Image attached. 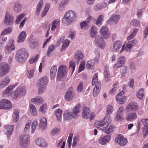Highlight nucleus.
<instances>
[{
	"instance_id": "1",
	"label": "nucleus",
	"mask_w": 148,
	"mask_h": 148,
	"mask_svg": "<svg viewBox=\"0 0 148 148\" xmlns=\"http://www.w3.org/2000/svg\"><path fill=\"white\" fill-rule=\"evenodd\" d=\"M100 32L101 37L98 36L96 37L95 44L97 47L103 49L105 46L103 39L108 38L110 36V33L108 27L106 26H103L101 28Z\"/></svg>"
},
{
	"instance_id": "2",
	"label": "nucleus",
	"mask_w": 148,
	"mask_h": 148,
	"mask_svg": "<svg viewBox=\"0 0 148 148\" xmlns=\"http://www.w3.org/2000/svg\"><path fill=\"white\" fill-rule=\"evenodd\" d=\"M29 54L27 51L25 49L22 48L20 49L16 55L15 58L17 61L19 62L25 61Z\"/></svg>"
},
{
	"instance_id": "3",
	"label": "nucleus",
	"mask_w": 148,
	"mask_h": 148,
	"mask_svg": "<svg viewBox=\"0 0 148 148\" xmlns=\"http://www.w3.org/2000/svg\"><path fill=\"white\" fill-rule=\"evenodd\" d=\"M110 116L105 117L103 119L99 121L97 123H96L95 125L97 126V128H99L102 130H105L110 122Z\"/></svg>"
},
{
	"instance_id": "4",
	"label": "nucleus",
	"mask_w": 148,
	"mask_h": 148,
	"mask_svg": "<svg viewBox=\"0 0 148 148\" xmlns=\"http://www.w3.org/2000/svg\"><path fill=\"white\" fill-rule=\"evenodd\" d=\"M76 17V14L73 11H69L64 15L62 21L64 23L67 24L73 21Z\"/></svg>"
},
{
	"instance_id": "5",
	"label": "nucleus",
	"mask_w": 148,
	"mask_h": 148,
	"mask_svg": "<svg viewBox=\"0 0 148 148\" xmlns=\"http://www.w3.org/2000/svg\"><path fill=\"white\" fill-rule=\"evenodd\" d=\"M48 82V79L46 77H43L39 80L37 86L38 87L39 93H42L44 92Z\"/></svg>"
},
{
	"instance_id": "6",
	"label": "nucleus",
	"mask_w": 148,
	"mask_h": 148,
	"mask_svg": "<svg viewBox=\"0 0 148 148\" xmlns=\"http://www.w3.org/2000/svg\"><path fill=\"white\" fill-rule=\"evenodd\" d=\"M29 141L30 137L28 135H22L19 138L20 145L25 148H27L28 146Z\"/></svg>"
},
{
	"instance_id": "7",
	"label": "nucleus",
	"mask_w": 148,
	"mask_h": 148,
	"mask_svg": "<svg viewBox=\"0 0 148 148\" xmlns=\"http://www.w3.org/2000/svg\"><path fill=\"white\" fill-rule=\"evenodd\" d=\"M10 67L5 63L0 64V77H2L7 74L10 71Z\"/></svg>"
},
{
	"instance_id": "8",
	"label": "nucleus",
	"mask_w": 148,
	"mask_h": 148,
	"mask_svg": "<svg viewBox=\"0 0 148 148\" xmlns=\"http://www.w3.org/2000/svg\"><path fill=\"white\" fill-rule=\"evenodd\" d=\"M115 141L117 145L121 146L125 145L127 143V139L124 138L122 135L119 134L116 135Z\"/></svg>"
},
{
	"instance_id": "9",
	"label": "nucleus",
	"mask_w": 148,
	"mask_h": 148,
	"mask_svg": "<svg viewBox=\"0 0 148 148\" xmlns=\"http://www.w3.org/2000/svg\"><path fill=\"white\" fill-rule=\"evenodd\" d=\"M67 67L64 65H61L58 69L57 74V79L59 81L64 77L67 73Z\"/></svg>"
},
{
	"instance_id": "10",
	"label": "nucleus",
	"mask_w": 148,
	"mask_h": 148,
	"mask_svg": "<svg viewBox=\"0 0 148 148\" xmlns=\"http://www.w3.org/2000/svg\"><path fill=\"white\" fill-rule=\"evenodd\" d=\"M26 93V90L25 88L21 87H18L16 89L14 93L12 95V97L16 99L19 96H23Z\"/></svg>"
},
{
	"instance_id": "11",
	"label": "nucleus",
	"mask_w": 148,
	"mask_h": 148,
	"mask_svg": "<svg viewBox=\"0 0 148 148\" xmlns=\"http://www.w3.org/2000/svg\"><path fill=\"white\" fill-rule=\"evenodd\" d=\"M82 116L83 118L85 119L89 118L90 120H92L95 116L93 114L91 113L90 110L87 107H85L83 109Z\"/></svg>"
},
{
	"instance_id": "12",
	"label": "nucleus",
	"mask_w": 148,
	"mask_h": 148,
	"mask_svg": "<svg viewBox=\"0 0 148 148\" xmlns=\"http://www.w3.org/2000/svg\"><path fill=\"white\" fill-rule=\"evenodd\" d=\"M138 108V105L136 102H130L126 106L125 111L129 112L131 111H136Z\"/></svg>"
},
{
	"instance_id": "13",
	"label": "nucleus",
	"mask_w": 148,
	"mask_h": 148,
	"mask_svg": "<svg viewBox=\"0 0 148 148\" xmlns=\"http://www.w3.org/2000/svg\"><path fill=\"white\" fill-rule=\"evenodd\" d=\"M14 19L13 16L10 15L9 13L6 12L4 21V25L8 26L12 24L13 23Z\"/></svg>"
},
{
	"instance_id": "14",
	"label": "nucleus",
	"mask_w": 148,
	"mask_h": 148,
	"mask_svg": "<svg viewBox=\"0 0 148 148\" xmlns=\"http://www.w3.org/2000/svg\"><path fill=\"white\" fill-rule=\"evenodd\" d=\"M122 46V43L119 40L114 42L111 45L110 48V50L112 51L115 52L118 51L121 48Z\"/></svg>"
},
{
	"instance_id": "15",
	"label": "nucleus",
	"mask_w": 148,
	"mask_h": 148,
	"mask_svg": "<svg viewBox=\"0 0 148 148\" xmlns=\"http://www.w3.org/2000/svg\"><path fill=\"white\" fill-rule=\"evenodd\" d=\"M135 40H133L128 42L126 44V46L125 47V44L122 46L121 50L120 51V53H121L124 50L125 51H130L131 49L132 48V46L134 45V44L135 42Z\"/></svg>"
},
{
	"instance_id": "16",
	"label": "nucleus",
	"mask_w": 148,
	"mask_h": 148,
	"mask_svg": "<svg viewBox=\"0 0 148 148\" xmlns=\"http://www.w3.org/2000/svg\"><path fill=\"white\" fill-rule=\"evenodd\" d=\"M14 42V41L12 40H10L9 41L5 49V51L6 53H10L12 50L14 49L15 47Z\"/></svg>"
},
{
	"instance_id": "17",
	"label": "nucleus",
	"mask_w": 148,
	"mask_h": 148,
	"mask_svg": "<svg viewBox=\"0 0 148 148\" xmlns=\"http://www.w3.org/2000/svg\"><path fill=\"white\" fill-rule=\"evenodd\" d=\"M14 42V41L12 40H10L9 41L5 49V51L6 53H10L12 50L14 49L15 47Z\"/></svg>"
},
{
	"instance_id": "18",
	"label": "nucleus",
	"mask_w": 148,
	"mask_h": 148,
	"mask_svg": "<svg viewBox=\"0 0 148 148\" xmlns=\"http://www.w3.org/2000/svg\"><path fill=\"white\" fill-rule=\"evenodd\" d=\"M14 42V41L12 40H10L9 41L5 49V51L6 53H10L12 50L14 49L15 47Z\"/></svg>"
},
{
	"instance_id": "19",
	"label": "nucleus",
	"mask_w": 148,
	"mask_h": 148,
	"mask_svg": "<svg viewBox=\"0 0 148 148\" xmlns=\"http://www.w3.org/2000/svg\"><path fill=\"white\" fill-rule=\"evenodd\" d=\"M80 107L81 105L79 103L77 104L74 107L71 113V115L73 118H77L79 115L80 112Z\"/></svg>"
},
{
	"instance_id": "20",
	"label": "nucleus",
	"mask_w": 148,
	"mask_h": 148,
	"mask_svg": "<svg viewBox=\"0 0 148 148\" xmlns=\"http://www.w3.org/2000/svg\"><path fill=\"white\" fill-rule=\"evenodd\" d=\"M74 96L73 88L72 87H69L64 96L65 100L68 101H70Z\"/></svg>"
},
{
	"instance_id": "21",
	"label": "nucleus",
	"mask_w": 148,
	"mask_h": 148,
	"mask_svg": "<svg viewBox=\"0 0 148 148\" xmlns=\"http://www.w3.org/2000/svg\"><path fill=\"white\" fill-rule=\"evenodd\" d=\"M74 58L76 62L78 63L80 60L83 59L84 58V55L81 50H77L75 53Z\"/></svg>"
},
{
	"instance_id": "22",
	"label": "nucleus",
	"mask_w": 148,
	"mask_h": 148,
	"mask_svg": "<svg viewBox=\"0 0 148 148\" xmlns=\"http://www.w3.org/2000/svg\"><path fill=\"white\" fill-rule=\"evenodd\" d=\"M4 131L8 137L10 136L13 131L14 126L12 125H6L4 126Z\"/></svg>"
},
{
	"instance_id": "23",
	"label": "nucleus",
	"mask_w": 148,
	"mask_h": 148,
	"mask_svg": "<svg viewBox=\"0 0 148 148\" xmlns=\"http://www.w3.org/2000/svg\"><path fill=\"white\" fill-rule=\"evenodd\" d=\"M119 15H115L112 16L107 21V24L110 25L115 24L117 23L119 20Z\"/></svg>"
},
{
	"instance_id": "24",
	"label": "nucleus",
	"mask_w": 148,
	"mask_h": 148,
	"mask_svg": "<svg viewBox=\"0 0 148 148\" xmlns=\"http://www.w3.org/2000/svg\"><path fill=\"white\" fill-rule=\"evenodd\" d=\"M137 118V115L134 112L129 113L125 117L126 120L128 121H131L133 120L136 119Z\"/></svg>"
},
{
	"instance_id": "25",
	"label": "nucleus",
	"mask_w": 148,
	"mask_h": 148,
	"mask_svg": "<svg viewBox=\"0 0 148 148\" xmlns=\"http://www.w3.org/2000/svg\"><path fill=\"white\" fill-rule=\"evenodd\" d=\"M36 144L38 146L42 147H46L47 144L45 140L42 138H37L35 140Z\"/></svg>"
},
{
	"instance_id": "26",
	"label": "nucleus",
	"mask_w": 148,
	"mask_h": 148,
	"mask_svg": "<svg viewBox=\"0 0 148 148\" xmlns=\"http://www.w3.org/2000/svg\"><path fill=\"white\" fill-rule=\"evenodd\" d=\"M110 140V136L108 135H106L103 137H101L99 140L98 142L100 144L104 145L109 142Z\"/></svg>"
},
{
	"instance_id": "27",
	"label": "nucleus",
	"mask_w": 148,
	"mask_h": 148,
	"mask_svg": "<svg viewBox=\"0 0 148 148\" xmlns=\"http://www.w3.org/2000/svg\"><path fill=\"white\" fill-rule=\"evenodd\" d=\"M10 82L9 78L5 77L0 82V88H3L8 85Z\"/></svg>"
},
{
	"instance_id": "28",
	"label": "nucleus",
	"mask_w": 148,
	"mask_h": 148,
	"mask_svg": "<svg viewBox=\"0 0 148 148\" xmlns=\"http://www.w3.org/2000/svg\"><path fill=\"white\" fill-rule=\"evenodd\" d=\"M124 91H122L116 95V100L119 102H124L126 100V97L124 96Z\"/></svg>"
},
{
	"instance_id": "29",
	"label": "nucleus",
	"mask_w": 148,
	"mask_h": 148,
	"mask_svg": "<svg viewBox=\"0 0 148 148\" xmlns=\"http://www.w3.org/2000/svg\"><path fill=\"white\" fill-rule=\"evenodd\" d=\"M60 23V20L59 19H57L54 20L52 22L51 25V30L53 31H55L59 25Z\"/></svg>"
},
{
	"instance_id": "30",
	"label": "nucleus",
	"mask_w": 148,
	"mask_h": 148,
	"mask_svg": "<svg viewBox=\"0 0 148 148\" xmlns=\"http://www.w3.org/2000/svg\"><path fill=\"white\" fill-rule=\"evenodd\" d=\"M26 33L25 32L22 31L19 34L17 38V41L19 42H23L25 39Z\"/></svg>"
},
{
	"instance_id": "31",
	"label": "nucleus",
	"mask_w": 148,
	"mask_h": 148,
	"mask_svg": "<svg viewBox=\"0 0 148 148\" xmlns=\"http://www.w3.org/2000/svg\"><path fill=\"white\" fill-rule=\"evenodd\" d=\"M57 71V66H53L51 67L50 70V76L51 79H53L55 78Z\"/></svg>"
},
{
	"instance_id": "32",
	"label": "nucleus",
	"mask_w": 148,
	"mask_h": 148,
	"mask_svg": "<svg viewBox=\"0 0 148 148\" xmlns=\"http://www.w3.org/2000/svg\"><path fill=\"white\" fill-rule=\"evenodd\" d=\"M29 110L31 114L33 116H36L38 114L36 109L33 104H31L29 106Z\"/></svg>"
},
{
	"instance_id": "33",
	"label": "nucleus",
	"mask_w": 148,
	"mask_h": 148,
	"mask_svg": "<svg viewBox=\"0 0 148 148\" xmlns=\"http://www.w3.org/2000/svg\"><path fill=\"white\" fill-rule=\"evenodd\" d=\"M47 126V120L46 118L43 117L41 119L39 125V127L43 129Z\"/></svg>"
},
{
	"instance_id": "34",
	"label": "nucleus",
	"mask_w": 148,
	"mask_h": 148,
	"mask_svg": "<svg viewBox=\"0 0 148 148\" xmlns=\"http://www.w3.org/2000/svg\"><path fill=\"white\" fill-rule=\"evenodd\" d=\"M63 116L64 119L66 120H70L72 117L71 114L69 111H65L63 114Z\"/></svg>"
},
{
	"instance_id": "35",
	"label": "nucleus",
	"mask_w": 148,
	"mask_h": 148,
	"mask_svg": "<svg viewBox=\"0 0 148 148\" xmlns=\"http://www.w3.org/2000/svg\"><path fill=\"white\" fill-rule=\"evenodd\" d=\"M12 31V29L11 27H9L6 28L4 29L1 34V36L10 34Z\"/></svg>"
},
{
	"instance_id": "36",
	"label": "nucleus",
	"mask_w": 148,
	"mask_h": 148,
	"mask_svg": "<svg viewBox=\"0 0 148 148\" xmlns=\"http://www.w3.org/2000/svg\"><path fill=\"white\" fill-rule=\"evenodd\" d=\"M43 3V1L42 0H40L38 3L37 5V8L36 10V14L37 15L39 14L40 10L42 8Z\"/></svg>"
},
{
	"instance_id": "37",
	"label": "nucleus",
	"mask_w": 148,
	"mask_h": 148,
	"mask_svg": "<svg viewBox=\"0 0 148 148\" xmlns=\"http://www.w3.org/2000/svg\"><path fill=\"white\" fill-rule=\"evenodd\" d=\"M19 113L18 111V110L16 109L14 110V111L13 113V120L15 121L16 122L17 121H18L19 119Z\"/></svg>"
},
{
	"instance_id": "38",
	"label": "nucleus",
	"mask_w": 148,
	"mask_h": 148,
	"mask_svg": "<svg viewBox=\"0 0 148 148\" xmlns=\"http://www.w3.org/2000/svg\"><path fill=\"white\" fill-rule=\"evenodd\" d=\"M144 89L140 88L137 93V96L140 99H142L144 97Z\"/></svg>"
},
{
	"instance_id": "39",
	"label": "nucleus",
	"mask_w": 148,
	"mask_h": 148,
	"mask_svg": "<svg viewBox=\"0 0 148 148\" xmlns=\"http://www.w3.org/2000/svg\"><path fill=\"white\" fill-rule=\"evenodd\" d=\"M97 33L96 27L94 26H92L90 32V36L92 38H94Z\"/></svg>"
},
{
	"instance_id": "40",
	"label": "nucleus",
	"mask_w": 148,
	"mask_h": 148,
	"mask_svg": "<svg viewBox=\"0 0 148 148\" xmlns=\"http://www.w3.org/2000/svg\"><path fill=\"white\" fill-rule=\"evenodd\" d=\"M55 49V46L53 45H50L48 48L47 53V55L49 56L51 55V53Z\"/></svg>"
},
{
	"instance_id": "41",
	"label": "nucleus",
	"mask_w": 148,
	"mask_h": 148,
	"mask_svg": "<svg viewBox=\"0 0 148 148\" xmlns=\"http://www.w3.org/2000/svg\"><path fill=\"white\" fill-rule=\"evenodd\" d=\"M62 111L60 109H58L56 112L55 114L58 120L60 121L62 115Z\"/></svg>"
},
{
	"instance_id": "42",
	"label": "nucleus",
	"mask_w": 148,
	"mask_h": 148,
	"mask_svg": "<svg viewBox=\"0 0 148 148\" xmlns=\"http://www.w3.org/2000/svg\"><path fill=\"white\" fill-rule=\"evenodd\" d=\"M79 136H77L74 137L73 143L72 146L75 147L77 143L79 141Z\"/></svg>"
},
{
	"instance_id": "43",
	"label": "nucleus",
	"mask_w": 148,
	"mask_h": 148,
	"mask_svg": "<svg viewBox=\"0 0 148 148\" xmlns=\"http://www.w3.org/2000/svg\"><path fill=\"white\" fill-rule=\"evenodd\" d=\"M75 66V63L74 61H71L69 62V67L70 70L71 69L72 70V74L74 72Z\"/></svg>"
},
{
	"instance_id": "44",
	"label": "nucleus",
	"mask_w": 148,
	"mask_h": 148,
	"mask_svg": "<svg viewBox=\"0 0 148 148\" xmlns=\"http://www.w3.org/2000/svg\"><path fill=\"white\" fill-rule=\"evenodd\" d=\"M50 7V4L49 3H47L45 7L44 10L43 11L42 14V16H45L48 10H49Z\"/></svg>"
},
{
	"instance_id": "45",
	"label": "nucleus",
	"mask_w": 148,
	"mask_h": 148,
	"mask_svg": "<svg viewBox=\"0 0 148 148\" xmlns=\"http://www.w3.org/2000/svg\"><path fill=\"white\" fill-rule=\"evenodd\" d=\"M138 29H134V31L128 37L127 39L128 40H129L133 38L134 36L136 35V34L138 32Z\"/></svg>"
},
{
	"instance_id": "46",
	"label": "nucleus",
	"mask_w": 148,
	"mask_h": 148,
	"mask_svg": "<svg viewBox=\"0 0 148 148\" xmlns=\"http://www.w3.org/2000/svg\"><path fill=\"white\" fill-rule=\"evenodd\" d=\"M138 29H134V31L128 37L127 39L128 40H129L133 38L134 36L136 35V34L138 32Z\"/></svg>"
},
{
	"instance_id": "47",
	"label": "nucleus",
	"mask_w": 148,
	"mask_h": 148,
	"mask_svg": "<svg viewBox=\"0 0 148 148\" xmlns=\"http://www.w3.org/2000/svg\"><path fill=\"white\" fill-rule=\"evenodd\" d=\"M113 108L112 106L109 105L107 106L106 114L109 115L111 114L113 111Z\"/></svg>"
},
{
	"instance_id": "48",
	"label": "nucleus",
	"mask_w": 148,
	"mask_h": 148,
	"mask_svg": "<svg viewBox=\"0 0 148 148\" xmlns=\"http://www.w3.org/2000/svg\"><path fill=\"white\" fill-rule=\"evenodd\" d=\"M38 125V123L36 121H34L32 125V132L34 133L35 131L36 128Z\"/></svg>"
},
{
	"instance_id": "49",
	"label": "nucleus",
	"mask_w": 148,
	"mask_h": 148,
	"mask_svg": "<svg viewBox=\"0 0 148 148\" xmlns=\"http://www.w3.org/2000/svg\"><path fill=\"white\" fill-rule=\"evenodd\" d=\"M47 109V106L46 104H44L41 106L40 108V111L42 112L45 113L46 112Z\"/></svg>"
},
{
	"instance_id": "50",
	"label": "nucleus",
	"mask_w": 148,
	"mask_h": 148,
	"mask_svg": "<svg viewBox=\"0 0 148 148\" xmlns=\"http://www.w3.org/2000/svg\"><path fill=\"white\" fill-rule=\"evenodd\" d=\"M7 38L0 36V47H3V44L7 40Z\"/></svg>"
},
{
	"instance_id": "51",
	"label": "nucleus",
	"mask_w": 148,
	"mask_h": 148,
	"mask_svg": "<svg viewBox=\"0 0 148 148\" xmlns=\"http://www.w3.org/2000/svg\"><path fill=\"white\" fill-rule=\"evenodd\" d=\"M69 41L67 39L66 40L63 42V45L61 49V51H63L65 49L68 47L69 44Z\"/></svg>"
},
{
	"instance_id": "52",
	"label": "nucleus",
	"mask_w": 148,
	"mask_h": 148,
	"mask_svg": "<svg viewBox=\"0 0 148 148\" xmlns=\"http://www.w3.org/2000/svg\"><path fill=\"white\" fill-rule=\"evenodd\" d=\"M97 76V73H95L94 74L92 80V85H94L95 84H96V83H97V82H98L97 81L98 80Z\"/></svg>"
},
{
	"instance_id": "53",
	"label": "nucleus",
	"mask_w": 148,
	"mask_h": 148,
	"mask_svg": "<svg viewBox=\"0 0 148 148\" xmlns=\"http://www.w3.org/2000/svg\"><path fill=\"white\" fill-rule=\"evenodd\" d=\"M25 14L24 13H22L20 14L16 18L15 21L16 23L17 24H18L19 22L21 21L22 19L23 18Z\"/></svg>"
},
{
	"instance_id": "54",
	"label": "nucleus",
	"mask_w": 148,
	"mask_h": 148,
	"mask_svg": "<svg viewBox=\"0 0 148 148\" xmlns=\"http://www.w3.org/2000/svg\"><path fill=\"white\" fill-rule=\"evenodd\" d=\"M143 134L144 137L147 136L148 135V125H146L143 128Z\"/></svg>"
},
{
	"instance_id": "55",
	"label": "nucleus",
	"mask_w": 148,
	"mask_h": 148,
	"mask_svg": "<svg viewBox=\"0 0 148 148\" xmlns=\"http://www.w3.org/2000/svg\"><path fill=\"white\" fill-rule=\"evenodd\" d=\"M95 52L96 54V57L95 58L94 60L95 62H98L100 56V52L99 50H95Z\"/></svg>"
},
{
	"instance_id": "56",
	"label": "nucleus",
	"mask_w": 148,
	"mask_h": 148,
	"mask_svg": "<svg viewBox=\"0 0 148 148\" xmlns=\"http://www.w3.org/2000/svg\"><path fill=\"white\" fill-rule=\"evenodd\" d=\"M89 22L88 21H84L81 22L80 23V26L81 28L83 29H84L88 25V24Z\"/></svg>"
},
{
	"instance_id": "57",
	"label": "nucleus",
	"mask_w": 148,
	"mask_h": 148,
	"mask_svg": "<svg viewBox=\"0 0 148 148\" xmlns=\"http://www.w3.org/2000/svg\"><path fill=\"white\" fill-rule=\"evenodd\" d=\"M51 25L50 24L45 22L42 25V27L45 29L48 30V31H49L50 29Z\"/></svg>"
},
{
	"instance_id": "58",
	"label": "nucleus",
	"mask_w": 148,
	"mask_h": 148,
	"mask_svg": "<svg viewBox=\"0 0 148 148\" xmlns=\"http://www.w3.org/2000/svg\"><path fill=\"white\" fill-rule=\"evenodd\" d=\"M103 16L102 15H100L97 19L96 24L98 25H101V22L103 21Z\"/></svg>"
},
{
	"instance_id": "59",
	"label": "nucleus",
	"mask_w": 148,
	"mask_h": 148,
	"mask_svg": "<svg viewBox=\"0 0 148 148\" xmlns=\"http://www.w3.org/2000/svg\"><path fill=\"white\" fill-rule=\"evenodd\" d=\"M83 82H79L77 89V91L78 92H81L83 90Z\"/></svg>"
},
{
	"instance_id": "60",
	"label": "nucleus",
	"mask_w": 148,
	"mask_h": 148,
	"mask_svg": "<svg viewBox=\"0 0 148 148\" xmlns=\"http://www.w3.org/2000/svg\"><path fill=\"white\" fill-rule=\"evenodd\" d=\"M114 128V125H110L107 129L105 131V133L106 134L110 133L113 132Z\"/></svg>"
},
{
	"instance_id": "61",
	"label": "nucleus",
	"mask_w": 148,
	"mask_h": 148,
	"mask_svg": "<svg viewBox=\"0 0 148 148\" xmlns=\"http://www.w3.org/2000/svg\"><path fill=\"white\" fill-rule=\"evenodd\" d=\"M42 101L43 99L41 97L37 96L35 98L32 99L31 102H42Z\"/></svg>"
},
{
	"instance_id": "62",
	"label": "nucleus",
	"mask_w": 148,
	"mask_h": 148,
	"mask_svg": "<svg viewBox=\"0 0 148 148\" xmlns=\"http://www.w3.org/2000/svg\"><path fill=\"white\" fill-rule=\"evenodd\" d=\"M94 65V63L92 60L88 61L86 64V68L88 69H91Z\"/></svg>"
},
{
	"instance_id": "63",
	"label": "nucleus",
	"mask_w": 148,
	"mask_h": 148,
	"mask_svg": "<svg viewBox=\"0 0 148 148\" xmlns=\"http://www.w3.org/2000/svg\"><path fill=\"white\" fill-rule=\"evenodd\" d=\"M39 56V55L37 54L36 56L31 58L29 60V62L30 64H32L35 62L36 61H37Z\"/></svg>"
},
{
	"instance_id": "64",
	"label": "nucleus",
	"mask_w": 148,
	"mask_h": 148,
	"mask_svg": "<svg viewBox=\"0 0 148 148\" xmlns=\"http://www.w3.org/2000/svg\"><path fill=\"white\" fill-rule=\"evenodd\" d=\"M130 24L136 27L140 25V23L138 20H134L131 22Z\"/></svg>"
}]
</instances>
